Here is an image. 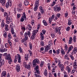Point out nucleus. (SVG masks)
I'll return each instance as SVG.
<instances>
[{
  "label": "nucleus",
  "mask_w": 77,
  "mask_h": 77,
  "mask_svg": "<svg viewBox=\"0 0 77 77\" xmlns=\"http://www.w3.org/2000/svg\"><path fill=\"white\" fill-rule=\"evenodd\" d=\"M60 6V5H55L54 7V11L56 12H59L61 10Z\"/></svg>",
  "instance_id": "1"
},
{
  "label": "nucleus",
  "mask_w": 77,
  "mask_h": 77,
  "mask_svg": "<svg viewBox=\"0 0 77 77\" xmlns=\"http://www.w3.org/2000/svg\"><path fill=\"white\" fill-rule=\"evenodd\" d=\"M40 63V61L38 59H35L33 61L32 65L34 67H35L37 65V64H39Z\"/></svg>",
  "instance_id": "2"
},
{
  "label": "nucleus",
  "mask_w": 77,
  "mask_h": 77,
  "mask_svg": "<svg viewBox=\"0 0 77 77\" xmlns=\"http://www.w3.org/2000/svg\"><path fill=\"white\" fill-rule=\"evenodd\" d=\"M12 5V2L11 0H8V2L6 3L5 7L8 8L9 6L11 7Z\"/></svg>",
  "instance_id": "3"
},
{
  "label": "nucleus",
  "mask_w": 77,
  "mask_h": 77,
  "mask_svg": "<svg viewBox=\"0 0 77 77\" xmlns=\"http://www.w3.org/2000/svg\"><path fill=\"white\" fill-rule=\"evenodd\" d=\"M3 56L5 57V59L7 60H8V59L11 58L10 54H7V53H4Z\"/></svg>",
  "instance_id": "4"
},
{
  "label": "nucleus",
  "mask_w": 77,
  "mask_h": 77,
  "mask_svg": "<svg viewBox=\"0 0 77 77\" xmlns=\"http://www.w3.org/2000/svg\"><path fill=\"white\" fill-rule=\"evenodd\" d=\"M28 35L30 37L31 36V32L29 31H27L25 32L24 34V36L25 38L28 39Z\"/></svg>",
  "instance_id": "5"
},
{
  "label": "nucleus",
  "mask_w": 77,
  "mask_h": 77,
  "mask_svg": "<svg viewBox=\"0 0 77 77\" xmlns=\"http://www.w3.org/2000/svg\"><path fill=\"white\" fill-rule=\"evenodd\" d=\"M2 54H0V67H1L2 65H3L4 64L5 61L4 60H2V58L1 57L2 56Z\"/></svg>",
  "instance_id": "6"
},
{
  "label": "nucleus",
  "mask_w": 77,
  "mask_h": 77,
  "mask_svg": "<svg viewBox=\"0 0 77 77\" xmlns=\"http://www.w3.org/2000/svg\"><path fill=\"white\" fill-rule=\"evenodd\" d=\"M51 46V45L50 44H49L48 45L45 46V52H47L48 50L50 49Z\"/></svg>",
  "instance_id": "7"
},
{
  "label": "nucleus",
  "mask_w": 77,
  "mask_h": 77,
  "mask_svg": "<svg viewBox=\"0 0 77 77\" xmlns=\"http://www.w3.org/2000/svg\"><path fill=\"white\" fill-rule=\"evenodd\" d=\"M56 30V33H57L58 32V34L59 35H61V32L60 31L61 30V27H59L58 28H56L55 29Z\"/></svg>",
  "instance_id": "8"
},
{
  "label": "nucleus",
  "mask_w": 77,
  "mask_h": 77,
  "mask_svg": "<svg viewBox=\"0 0 77 77\" xmlns=\"http://www.w3.org/2000/svg\"><path fill=\"white\" fill-rule=\"evenodd\" d=\"M58 66H59V67L60 68V69H61V72L64 71V65L62 64H59V65H58Z\"/></svg>",
  "instance_id": "9"
},
{
  "label": "nucleus",
  "mask_w": 77,
  "mask_h": 77,
  "mask_svg": "<svg viewBox=\"0 0 77 77\" xmlns=\"http://www.w3.org/2000/svg\"><path fill=\"white\" fill-rule=\"evenodd\" d=\"M73 49V46L71 45L69 46V48H68V51L67 52V54H69V52H70L71 50Z\"/></svg>",
  "instance_id": "10"
},
{
  "label": "nucleus",
  "mask_w": 77,
  "mask_h": 77,
  "mask_svg": "<svg viewBox=\"0 0 77 77\" xmlns=\"http://www.w3.org/2000/svg\"><path fill=\"white\" fill-rule=\"evenodd\" d=\"M16 69L17 72H19L20 70V67L19 64H17L16 66Z\"/></svg>",
  "instance_id": "11"
},
{
  "label": "nucleus",
  "mask_w": 77,
  "mask_h": 77,
  "mask_svg": "<svg viewBox=\"0 0 77 77\" xmlns=\"http://www.w3.org/2000/svg\"><path fill=\"white\" fill-rule=\"evenodd\" d=\"M35 70L36 71L38 74L39 75L40 74V72L39 71V69L38 65H37V66H36L35 68Z\"/></svg>",
  "instance_id": "12"
},
{
  "label": "nucleus",
  "mask_w": 77,
  "mask_h": 77,
  "mask_svg": "<svg viewBox=\"0 0 77 77\" xmlns=\"http://www.w3.org/2000/svg\"><path fill=\"white\" fill-rule=\"evenodd\" d=\"M7 75H6V71H5V70H4L3 71H2V74H1V77H7Z\"/></svg>",
  "instance_id": "13"
},
{
  "label": "nucleus",
  "mask_w": 77,
  "mask_h": 77,
  "mask_svg": "<svg viewBox=\"0 0 77 77\" xmlns=\"http://www.w3.org/2000/svg\"><path fill=\"white\" fill-rule=\"evenodd\" d=\"M39 10L41 12V14H44V13L45 11L44 10L42 6L40 7Z\"/></svg>",
  "instance_id": "14"
},
{
  "label": "nucleus",
  "mask_w": 77,
  "mask_h": 77,
  "mask_svg": "<svg viewBox=\"0 0 77 77\" xmlns=\"http://www.w3.org/2000/svg\"><path fill=\"white\" fill-rule=\"evenodd\" d=\"M38 32V30L37 29L34 30L32 32V35L36 36V35Z\"/></svg>",
  "instance_id": "15"
},
{
  "label": "nucleus",
  "mask_w": 77,
  "mask_h": 77,
  "mask_svg": "<svg viewBox=\"0 0 77 77\" xmlns=\"http://www.w3.org/2000/svg\"><path fill=\"white\" fill-rule=\"evenodd\" d=\"M51 67L52 68V72H55V69L57 68V66L56 65H52Z\"/></svg>",
  "instance_id": "16"
},
{
  "label": "nucleus",
  "mask_w": 77,
  "mask_h": 77,
  "mask_svg": "<svg viewBox=\"0 0 77 77\" xmlns=\"http://www.w3.org/2000/svg\"><path fill=\"white\" fill-rule=\"evenodd\" d=\"M57 0H53V2H52V4L51 5V6L52 7L54 6L57 3Z\"/></svg>",
  "instance_id": "17"
},
{
  "label": "nucleus",
  "mask_w": 77,
  "mask_h": 77,
  "mask_svg": "<svg viewBox=\"0 0 77 77\" xmlns=\"http://www.w3.org/2000/svg\"><path fill=\"white\" fill-rule=\"evenodd\" d=\"M72 20L70 19H69L68 20V26H71L72 23Z\"/></svg>",
  "instance_id": "18"
},
{
  "label": "nucleus",
  "mask_w": 77,
  "mask_h": 77,
  "mask_svg": "<svg viewBox=\"0 0 77 77\" xmlns=\"http://www.w3.org/2000/svg\"><path fill=\"white\" fill-rule=\"evenodd\" d=\"M40 35L41 36V41H43L44 39V35L43 34V33H42V32H41Z\"/></svg>",
  "instance_id": "19"
},
{
  "label": "nucleus",
  "mask_w": 77,
  "mask_h": 77,
  "mask_svg": "<svg viewBox=\"0 0 77 77\" xmlns=\"http://www.w3.org/2000/svg\"><path fill=\"white\" fill-rule=\"evenodd\" d=\"M24 20L26 21V18H25L24 17H21L20 20V21L21 22H23L24 21Z\"/></svg>",
  "instance_id": "20"
},
{
  "label": "nucleus",
  "mask_w": 77,
  "mask_h": 77,
  "mask_svg": "<svg viewBox=\"0 0 77 77\" xmlns=\"http://www.w3.org/2000/svg\"><path fill=\"white\" fill-rule=\"evenodd\" d=\"M6 2V0H3L2 1H0V3H2V5L3 6H4L5 5Z\"/></svg>",
  "instance_id": "21"
},
{
  "label": "nucleus",
  "mask_w": 77,
  "mask_h": 77,
  "mask_svg": "<svg viewBox=\"0 0 77 77\" xmlns=\"http://www.w3.org/2000/svg\"><path fill=\"white\" fill-rule=\"evenodd\" d=\"M73 41V39L72 37H70L69 40L68 44H70Z\"/></svg>",
  "instance_id": "22"
},
{
  "label": "nucleus",
  "mask_w": 77,
  "mask_h": 77,
  "mask_svg": "<svg viewBox=\"0 0 77 77\" xmlns=\"http://www.w3.org/2000/svg\"><path fill=\"white\" fill-rule=\"evenodd\" d=\"M77 52V47H75L74 48L73 50L72 51V52H71V54L73 55V52Z\"/></svg>",
  "instance_id": "23"
},
{
  "label": "nucleus",
  "mask_w": 77,
  "mask_h": 77,
  "mask_svg": "<svg viewBox=\"0 0 77 77\" xmlns=\"http://www.w3.org/2000/svg\"><path fill=\"white\" fill-rule=\"evenodd\" d=\"M32 27L31 26L30 24H29L27 25V27L26 28V29H29V31H31L32 29Z\"/></svg>",
  "instance_id": "24"
},
{
  "label": "nucleus",
  "mask_w": 77,
  "mask_h": 77,
  "mask_svg": "<svg viewBox=\"0 0 77 77\" xmlns=\"http://www.w3.org/2000/svg\"><path fill=\"white\" fill-rule=\"evenodd\" d=\"M19 51L20 52V53L21 54H23V49L22 48L20 45L19 46Z\"/></svg>",
  "instance_id": "25"
},
{
  "label": "nucleus",
  "mask_w": 77,
  "mask_h": 77,
  "mask_svg": "<svg viewBox=\"0 0 77 77\" xmlns=\"http://www.w3.org/2000/svg\"><path fill=\"white\" fill-rule=\"evenodd\" d=\"M28 40L27 39H26V38H23L21 40V43H24L26 42V41H27Z\"/></svg>",
  "instance_id": "26"
},
{
  "label": "nucleus",
  "mask_w": 77,
  "mask_h": 77,
  "mask_svg": "<svg viewBox=\"0 0 77 77\" xmlns=\"http://www.w3.org/2000/svg\"><path fill=\"white\" fill-rule=\"evenodd\" d=\"M68 50V46L66 44H65L64 45V50L65 51H66Z\"/></svg>",
  "instance_id": "27"
},
{
  "label": "nucleus",
  "mask_w": 77,
  "mask_h": 77,
  "mask_svg": "<svg viewBox=\"0 0 77 77\" xmlns=\"http://www.w3.org/2000/svg\"><path fill=\"white\" fill-rule=\"evenodd\" d=\"M25 67L26 69H31V67L29 65L25 64Z\"/></svg>",
  "instance_id": "28"
},
{
  "label": "nucleus",
  "mask_w": 77,
  "mask_h": 77,
  "mask_svg": "<svg viewBox=\"0 0 77 77\" xmlns=\"http://www.w3.org/2000/svg\"><path fill=\"white\" fill-rule=\"evenodd\" d=\"M39 0H36L35 5L39 6Z\"/></svg>",
  "instance_id": "29"
},
{
  "label": "nucleus",
  "mask_w": 77,
  "mask_h": 77,
  "mask_svg": "<svg viewBox=\"0 0 77 77\" xmlns=\"http://www.w3.org/2000/svg\"><path fill=\"white\" fill-rule=\"evenodd\" d=\"M35 7L34 8V10L36 11H37L38 9V5H35Z\"/></svg>",
  "instance_id": "30"
},
{
  "label": "nucleus",
  "mask_w": 77,
  "mask_h": 77,
  "mask_svg": "<svg viewBox=\"0 0 77 77\" xmlns=\"http://www.w3.org/2000/svg\"><path fill=\"white\" fill-rule=\"evenodd\" d=\"M8 38L9 40H11L12 38V36L10 33H9L8 35Z\"/></svg>",
  "instance_id": "31"
},
{
  "label": "nucleus",
  "mask_w": 77,
  "mask_h": 77,
  "mask_svg": "<svg viewBox=\"0 0 77 77\" xmlns=\"http://www.w3.org/2000/svg\"><path fill=\"white\" fill-rule=\"evenodd\" d=\"M29 1H25L24 2V5L25 6H27L29 5Z\"/></svg>",
  "instance_id": "32"
},
{
  "label": "nucleus",
  "mask_w": 77,
  "mask_h": 77,
  "mask_svg": "<svg viewBox=\"0 0 77 77\" xmlns=\"http://www.w3.org/2000/svg\"><path fill=\"white\" fill-rule=\"evenodd\" d=\"M35 37H36V36H35V35H32V36H31V37H30V39L31 40H33L35 39Z\"/></svg>",
  "instance_id": "33"
},
{
  "label": "nucleus",
  "mask_w": 77,
  "mask_h": 77,
  "mask_svg": "<svg viewBox=\"0 0 77 77\" xmlns=\"http://www.w3.org/2000/svg\"><path fill=\"white\" fill-rule=\"evenodd\" d=\"M41 16V14L40 12H39L38 14V20H40L41 17H40Z\"/></svg>",
  "instance_id": "34"
},
{
  "label": "nucleus",
  "mask_w": 77,
  "mask_h": 77,
  "mask_svg": "<svg viewBox=\"0 0 77 77\" xmlns=\"http://www.w3.org/2000/svg\"><path fill=\"white\" fill-rule=\"evenodd\" d=\"M69 14V12L67 11H66V12L64 14V17H65L66 18L67 17Z\"/></svg>",
  "instance_id": "35"
},
{
  "label": "nucleus",
  "mask_w": 77,
  "mask_h": 77,
  "mask_svg": "<svg viewBox=\"0 0 77 77\" xmlns=\"http://www.w3.org/2000/svg\"><path fill=\"white\" fill-rule=\"evenodd\" d=\"M76 36L74 35L73 37V42H76Z\"/></svg>",
  "instance_id": "36"
},
{
  "label": "nucleus",
  "mask_w": 77,
  "mask_h": 77,
  "mask_svg": "<svg viewBox=\"0 0 77 77\" xmlns=\"http://www.w3.org/2000/svg\"><path fill=\"white\" fill-rule=\"evenodd\" d=\"M29 48H30V50H32V44L31 42L29 43Z\"/></svg>",
  "instance_id": "37"
},
{
  "label": "nucleus",
  "mask_w": 77,
  "mask_h": 77,
  "mask_svg": "<svg viewBox=\"0 0 77 77\" xmlns=\"http://www.w3.org/2000/svg\"><path fill=\"white\" fill-rule=\"evenodd\" d=\"M8 62L10 64H11L13 61L12 59H11V57L10 59H8Z\"/></svg>",
  "instance_id": "38"
},
{
  "label": "nucleus",
  "mask_w": 77,
  "mask_h": 77,
  "mask_svg": "<svg viewBox=\"0 0 77 77\" xmlns=\"http://www.w3.org/2000/svg\"><path fill=\"white\" fill-rule=\"evenodd\" d=\"M60 53V49H58L56 51V54H59Z\"/></svg>",
  "instance_id": "39"
},
{
  "label": "nucleus",
  "mask_w": 77,
  "mask_h": 77,
  "mask_svg": "<svg viewBox=\"0 0 77 77\" xmlns=\"http://www.w3.org/2000/svg\"><path fill=\"white\" fill-rule=\"evenodd\" d=\"M40 45L43 47L44 46L45 43L43 41H41V42H40Z\"/></svg>",
  "instance_id": "40"
},
{
  "label": "nucleus",
  "mask_w": 77,
  "mask_h": 77,
  "mask_svg": "<svg viewBox=\"0 0 77 77\" xmlns=\"http://www.w3.org/2000/svg\"><path fill=\"white\" fill-rule=\"evenodd\" d=\"M4 17H5L6 16L7 17H8V14L7 12H4Z\"/></svg>",
  "instance_id": "41"
},
{
  "label": "nucleus",
  "mask_w": 77,
  "mask_h": 77,
  "mask_svg": "<svg viewBox=\"0 0 77 77\" xmlns=\"http://www.w3.org/2000/svg\"><path fill=\"white\" fill-rule=\"evenodd\" d=\"M72 55H70V58H71L72 60H73L74 59V58L73 56V54H71Z\"/></svg>",
  "instance_id": "42"
},
{
  "label": "nucleus",
  "mask_w": 77,
  "mask_h": 77,
  "mask_svg": "<svg viewBox=\"0 0 77 77\" xmlns=\"http://www.w3.org/2000/svg\"><path fill=\"white\" fill-rule=\"evenodd\" d=\"M44 74H45V76H47L48 75V73H47V71L46 69L45 70V71L44 72Z\"/></svg>",
  "instance_id": "43"
},
{
  "label": "nucleus",
  "mask_w": 77,
  "mask_h": 77,
  "mask_svg": "<svg viewBox=\"0 0 77 77\" xmlns=\"http://www.w3.org/2000/svg\"><path fill=\"white\" fill-rule=\"evenodd\" d=\"M50 35H51V36L52 37V38H54L55 35L54 34V33H51L50 34Z\"/></svg>",
  "instance_id": "44"
},
{
  "label": "nucleus",
  "mask_w": 77,
  "mask_h": 77,
  "mask_svg": "<svg viewBox=\"0 0 77 77\" xmlns=\"http://www.w3.org/2000/svg\"><path fill=\"white\" fill-rule=\"evenodd\" d=\"M28 54L26 55V54H25L24 58L27 61L28 60Z\"/></svg>",
  "instance_id": "45"
},
{
  "label": "nucleus",
  "mask_w": 77,
  "mask_h": 77,
  "mask_svg": "<svg viewBox=\"0 0 77 77\" xmlns=\"http://www.w3.org/2000/svg\"><path fill=\"white\" fill-rule=\"evenodd\" d=\"M67 70L68 73H70L71 72V68H70V67H68Z\"/></svg>",
  "instance_id": "46"
},
{
  "label": "nucleus",
  "mask_w": 77,
  "mask_h": 77,
  "mask_svg": "<svg viewBox=\"0 0 77 77\" xmlns=\"http://www.w3.org/2000/svg\"><path fill=\"white\" fill-rule=\"evenodd\" d=\"M66 52L65 51L63 50L61 51V54L63 55H65Z\"/></svg>",
  "instance_id": "47"
},
{
  "label": "nucleus",
  "mask_w": 77,
  "mask_h": 77,
  "mask_svg": "<svg viewBox=\"0 0 77 77\" xmlns=\"http://www.w3.org/2000/svg\"><path fill=\"white\" fill-rule=\"evenodd\" d=\"M23 16L22 17H25V18H26L25 12H23Z\"/></svg>",
  "instance_id": "48"
},
{
  "label": "nucleus",
  "mask_w": 77,
  "mask_h": 77,
  "mask_svg": "<svg viewBox=\"0 0 77 77\" xmlns=\"http://www.w3.org/2000/svg\"><path fill=\"white\" fill-rule=\"evenodd\" d=\"M2 21L1 23V26L2 28H4L5 26V23L3 22V20H2Z\"/></svg>",
  "instance_id": "49"
},
{
  "label": "nucleus",
  "mask_w": 77,
  "mask_h": 77,
  "mask_svg": "<svg viewBox=\"0 0 77 77\" xmlns=\"http://www.w3.org/2000/svg\"><path fill=\"white\" fill-rule=\"evenodd\" d=\"M23 8H19L18 10V12H20L23 10Z\"/></svg>",
  "instance_id": "50"
},
{
  "label": "nucleus",
  "mask_w": 77,
  "mask_h": 77,
  "mask_svg": "<svg viewBox=\"0 0 77 77\" xmlns=\"http://www.w3.org/2000/svg\"><path fill=\"white\" fill-rule=\"evenodd\" d=\"M42 33H43V34L44 35H45L46 33V31L45 29H43L42 30Z\"/></svg>",
  "instance_id": "51"
},
{
  "label": "nucleus",
  "mask_w": 77,
  "mask_h": 77,
  "mask_svg": "<svg viewBox=\"0 0 77 77\" xmlns=\"http://www.w3.org/2000/svg\"><path fill=\"white\" fill-rule=\"evenodd\" d=\"M44 62H41L40 64V66L41 67H43V65H44Z\"/></svg>",
  "instance_id": "52"
},
{
  "label": "nucleus",
  "mask_w": 77,
  "mask_h": 77,
  "mask_svg": "<svg viewBox=\"0 0 77 77\" xmlns=\"http://www.w3.org/2000/svg\"><path fill=\"white\" fill-rule=\"evenodd\" d=\"M11 31L12 34L14 35L15 34V32H14V29L13 28H11Z\"/></svg>",
  "instance_id": "53"
},
{
  "label": "nucleus",
  "mask_w": 77,
  "mask_h": 77,
  "mask_svg": "<svg viewBox=\"0 0 77 77\" xmlns=\"http://www.w3.org/2000/svg\"><path fill=\"white\" fill-rule=\"evenodd\" d=\"M8 43L9 44V47L10 46L11 48L12 49V43L11 42H9Z\"/></svg>",
  "instance_id": "54"
},
{
  "label": "nucleus",
  "mask_w": 77,
  "mask_h": 77,
  "mask_svg": "<svg viewBox=\"0 0 77 77\" xmlns=\"http://www.w3.org/2000/svg\"><path fill=\"white\" fill-rule=\"evenodd\" d=\"M51 65L50 64H48V69L50 70L51 69Z\"/></svg>",
  "instance_id": "55"
},
{
  "label": "nucleus",
  "mask_w": 77,
  "mask_h": 77,
  "mask_svg": "<svg viewBox=\"0 0 77 77\" xmlns=\"http://www.w3.org/2000/svg\"><path fill=\"white\" fill-rule=\"evenodd\" d=\"M4 47H1V48H0V51H1L3 53L4 52V51H4Z\"/></svg>",
  "instance_id": "56"
},
{
  "label": "nucleus",
  "mask_w": 77,
  "mask_h": 77,
  "mask_svg": "<svg viewBox=\"0 0 77 77\" xmlns=\"http://www.w3.org/2000/svg\"><path fill=\"white\" fill-rule=\"evenodd\" d=\"M75 69H73L72 70L70 73L72 74L74 73L75 72Z\"/></svg>",
  "instance_id": "57"
},
{
  "label": "nucleus",
  "mask_w": 77,
  "mask_h": 77,
  "mask_svg": "<svg viewBox=\"0 0 77 77\" xmlns=\"http://www.w3.org/2000/svg\"><path fill=\"white\" fill-rule=\"evenodd\" d=\"M56 16H57V17L59 18L61 16V14H60L58 13L57 14H56Z\"/></svg>",
  "instance_id": "58"
},
{
  "label": "nucleus",
  "mask_w": 77,
  "mask_h": 77,
  "mask_svg": "<svg viewBox=\"0 0 77 77\" xmlns=\"http://www.w3.org/2000/svg\"><path fill=\"white\" fill-rule=\"evenodd\" d=\"M70 28L69 26H68L66 27V30L67 31H69L70 30Z\"/></svg>",
  "instance_id": "59"
},
{
  "label": "nucleus",
  "mask_w": 77,
  "mask_h": 77,
  "mask_svg": "<svg viewBox=\"0 0 77 77\" xmlns=\"http://www.w3.org/2000/svg\"><path fill=\"white\" fill-rule=\"evenodd\" d=\"M21 28H22V29L23 31V32H24L26 30L25 27H24V26H23Z\"/></svg>",
  "instance_id": "60"
},
{
  "label": "nucleus",
  "mask_w": 77,
  "mask_h": 77,
  "mask_svg": "<svg viewBox=\"0 0 77 77\" xmlns=\"http://www.w3.org/2000/svg\"><path fill=\"white\" fill-rule=\"evenodd\" d=\"M29 53L30 54V56L31 57H32L33 54L32 53L31 51H29Z\"/></svg>",
  "instance_id": "61"
},
{
  "label": "nucleus",
  "mask_w": 77,
  "mask_h": 77,
  "mask_svg": "<svg viewBox=\"0 0 77 77\" xmlns=\"http://www.w3.org/2000/svg\"><path fill=\"white\" fill-rule=\"evenodd\" d=\"M5 38H6L7 37V35L6 32H5V33H4L3 34Z\"/></svg>",
  "instance_id": "62"
},
{
  "label": "nucleus",
  "mask_w": 77,
  "mask_h": 77,
  "mask_svg": "<svg viewBox=\"0 0 77 77\" xmlns=\"http://www.w3.org/2000/svg\"><path fill=\"white\" fill-rule=\"evenodd\" d=\"M5 47L6 48H8L9 47V45L8 43H6Z\"/></svg>",
  "instance_id": "63"
},
{
  "label": "nucleus",
  "mask_w": 77,
  "mask_h": 77,
  "mask_svg": "<svg viewBox=\"0 0 77 77\" xmlns=\"http://www.w3.org/2000/svg\"><path fill=\"white\" fill-rule=\"evenodd\" d=\"M73 67L74 69H76L77 68V64H73Z\"/></svg>",
  "instance_id": "64"
}]
</instances>
